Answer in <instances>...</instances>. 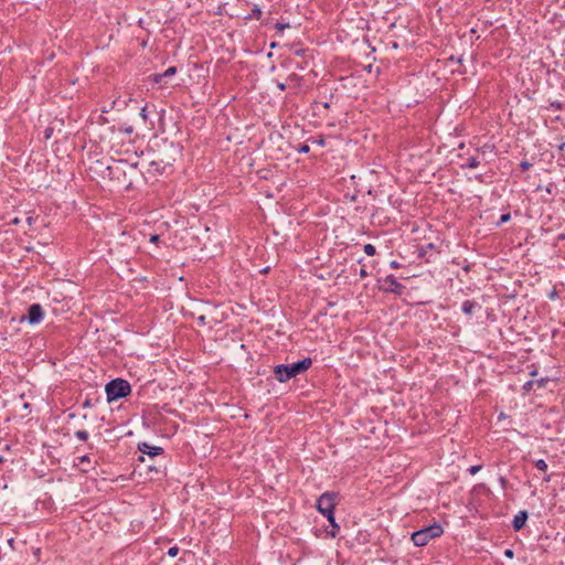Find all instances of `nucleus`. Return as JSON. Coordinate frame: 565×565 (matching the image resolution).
Returning <instances> with one entry per match:
<instances>
[{
	"instance_id": "obj_1",
	"label": "nucleus",
	"mask_w": 565,
	"mask_h": 565,
	"mask_svg": "<svg viewBox=\"0 0 565 565\" xmlns=\"http://www.w3.org/2000/svg\"><path fill=\"white\" fill-rule=\"evenodd\" d=\"M312 365L310 358H305L301 361L291 364H279L274 367V374L278 382L285 383L290 379L306 372Z\"/></svg>"
},
{
	"instance_id": "obj_2",
	"label": "nucleus",
	"mask_w": 565,
	"mask_h": 565,
	"mask_svg": "<svg viewBox=\"0 0 565 565\" xmlns=\"http://www.w3.org/2000/svg\"><path fill=\"white\" fill-rule=\"evenodd\" d=\"M444 533V529L439 523L425 526L412 534V542L415 546H425L433 539L439 537Z\"/></svg>"
},
{
	"instance_id": "obj_3",
	"label": "nucleus",
	"mask_w": 565,
	"mask_h": 565,
	"mask_svg": "<svg viewBox=\"0 0 565 565\" xmlns=\"http://www.w3.org/2000/svg\"><path fill=\"white\" fill-rule=\"evenodd\" d=\"M105 391L107 401L113 402L128 396L131 393V386L129 382L124 379H115L106 384Z\"/></svg>"
},
{
	"instance_id": "obj_4",
	"label": "nucleus",
	"mask_w": 565,
	"mask_h": 565,
	"mask_svg": "<svg viewBox=\"0 0 565 565\" xmlns=\"http://www.w3.org/2000/svg\"><path fill=\"white\" fill-rule=\"evenodd\" d=\"M338 493L332 491L323 492L317 500V510L327 518L328 521H333L334 508L337 504Z\"/></svg>"
},
{
	"instance_id": "obj_5",
	"label": "nucleus",
	"mask_w": 565,
	"mask_h": 565,
	"mask_svg": "<svg viewBox=\"0 0 565 565\" xmlns=\"http://www.w3.org/2000/svg\"><path fill=\"white\" fill-rule=\"evenodd\" d=\"M44 319V310L40 303H33L29 307L26 316L21 318V322L26 320L30 324H39Z\"/></svg>"
},
{
	"instance_id": "obj_6",
	"label": "nucleus",
	"mask_w": 565,
	"mask_h": 565,
	"mask_svg": "<svg viewBox=\"0 0 565 565\" xmlns=\"http://www.w3.org/2000/svg\"><path fill=\"white\" fill-rule=\"evenodd\" d=\"M381 288L386 292H392L398 296H401L405 289V287L398 282L396 277L393 275H387L383 279V286Z\"/></svg>"
},
{
	"instance_id": "obj_7",
	"label": "nucleus",
	"mask_w": 565,
	"mask_h": 565,
	"mask_svg": "<svg viewBox=\"0 0 565 565\" xmlns=\"http://www.w3.org/2000/svg\"><path fill=\"white\" fill-rule=\"evenodd\" d=\"M138 449L141 454H146L150 457H156L163 452V449L158 446H151L147 443H141L138 445Z\"/></svg>"
},
{
	"instance_id": "obj_8",
	"label": "nucleus",
	"mask_w": 565,
	"mask_h": 565,
	"mask_svg": "<svg viewBox=\"0 0 565 565\" xmlns=\"http://www.w3.org/2000/svg\"><path fill=\"white\" fill-rule=\"evenodd\" d=\"M481 309V305L478 303L477 301L475 300H466L462 302L461 305V310L465 315L467 316H471L473 315L477 310H480Z\"/></svg>"
},
{
	"instance_id": "obj_9",
	"label": "nucleus",
	"mask_w": 565,
	"mask_h": 565,
	"mask_svg": "<svg viewBox=\"0 0 565 565\" xmlns=\"http://www.w3.org/2000/svg\"><path fill=\"white\" fill-rule=\"evenodd\" d=\"M526 520H527V512L526 511H520L513 518V521H512L513 529L515 531H520L524 526Z\"/></svg>"
},
{
	"instance_id": "obj_10",
	"label": "nucleus",
	"mask_w": 565,
	"mask_h": 565,
	"mask_svg": "<svg viewBox=\"0 0 565 565\" xmlns=\"http://www.w3.org/2000/svg\"><path fill=\"white\" fill-rule=\"evenodd\" d=\"M289 86L292 87H300L302 83V77L297 75L296 73H292L287 78Z\"/></svg>"
},
{
	"instance_id": "obj_11",
	"label": "nucleus",
	"mask_w": 565,
	"mask_h": 565,
	"mask_svg": "<svg viewBox=\"0 0 565 565\" xmlns=\"http://www.w3.org/2000/svg\"><path fill=\"white\" fill-rule=\"evenodd\" d=\"M480 161L476 157H470L465 164H462V168L467 169H475L479 167Z\"/></svg>"
},
{
	"instance_id": "obj_12",
	"label": "nucleus",
	"mask_w": 565,
	"mask_h": 565,
	"mask_svg": "<svg viewBox=\"0 0 565 565\" xmlns=\"http://www.w3.org/2000/svg\"><path fill=\"white\" fill-rule=\"evenodd\" d=\"M332 530L329 532V534L332 536V537H335L337 534L339 533L340 531V526L339 524L335 522V518L333 516V521H329Z\"/></svg>"
},
{
	"instance_id": "obj_13",
	"label": "nucleus",
	"mask_w": 565,
	"mask_h": 565,
	"mask_svg": "<svg viewBox=\"0 0 565 565\" xmlns=\"http://www.w3.org/2000/svg\"><path fill=\"white\" fill-rule=\"evenodd\" d=\"M534 466L536 469L541 470V471H546L547 469V463L545 462L544 459H537L534 461Z\"/></svg>"
},
{
	"instance_id": "obj_14",
	"label": "nucleus",
	"mask_w": 565,
	"mask_h": 565,
	"mask_svg": "<svg viewBox=\"0 0 565 565\" xmlns=\"http://www.w3.org/2000/svg\"><path fill=\"white\" fill-rule=\"evenodd\" d=\"M363 249L367 256H373L376 253V248L372 244H365Z\"/></svg>"
},
{
	"instance_id": "obj_15",
	"label": "nucleus",
	"mask_w": 565,
	"mask_h": 565,
	"mask_svg": "<svg viewBox=\"0 0 565 565\" xmlns=\"http://www.w3.org/2000/svg\"><path fill=\"white\" fill-rule=\"evenodd\" d=\"M548 381H550L548 377H542V379H539V380H534L535 386L537 388H544L546 386V384L548 383Z\"/></svg>"
},
{
	"instance_id": "obj_16",
	"label": "nucleus",
	"mask_w": 565,
	"mask_h": 565,
	"mask_svg": "<svg viewBox=\"0 0 565 565\" xmlns=\"http://www.w3.org/2000/svg\"><path fill=\"white\" fill-rule=\"evenodd\" d=\"M78 462L76 463L77 466H83V465H87L89 466L90 465V457L88 455H84L82 457H78L77 458Z\"/></svg>"
},
{
	"instance_id": "obj_17",
	"label": "nucleus",
	"mask_w": 565,
	"mask_h": 565,
	"mask_svg": "<svg viewBox=\"0 0 565 565\" xmlns=\"http://www.w3.org/2000/svg\"><path fill=\"white\" fill-rule=\"evenodd\" d=\"M75 437L82 441H86L88 439V433L86 430H77L75 431Z\"/></svg>"
},
{
	"instance_id": "obj_18",
	"label": "nucleus",
	"mask_w": 565,
	"mask_h": 565,
	"mask_svg": "<svg viewBox=\"0 0 565 565\" xmlns=\"http://www.w3.org/2000/svg\"><path fill=\"white\" fill-rule=\"evenodd\" d=\"M262 15V10L258 6H254L253 10H252V14L249 15L250 18H255V19H259Z\"/></svg>"
},
{
	"instance_id": "obj_19",
	"label": "nucleus",
	"mask_w": 565,
	"mask_h": 565,
	"mask_svg": "<svg viewBox=\"0 0 565 565\" xmlns=\"http://www.w3.org/2000/svg\"><path fill=\"white\" fill-rule=\"evenodd\" d=\"M175 73H177V67H175V66H170V67H168V68L163 72V75H164V78H166V77L173 76Z\"/></svg>"
},
{
	"instance_id": "obj_20",
	"label": "nucleus",
	"mask_w": 565,
	"mask_h": 565,
	"mask_svg": "<svg viewBox=\"0 0 565 565\" xmlns=\"http://www.w3.org/2000/svg\"><path fill=\"white\" fill-rule=\"evenodd\" d=\"M534 386H535V382H534V380H531V381H527V382L524 383L523 390L525 392H530L531 390L534 388Z\"/></svg>"
},
{
	"instance_id": "obj_21",
	"label": "nucleus",
	"mask_w": 565,
	"mask_h": 565,
	"mask_svg": "<svg viewBox=\"0 0 565 565\" xmlns=\"http://www.w3.org/2000/svg\"><path fill=\"white\" fill-rule=\"evenodd\" d=\"M151 78L153 83H161V81L164 78V75L163 73H157L151 75Z\"/></svg>"
},
{
	"instance_id": "obj_22",
	"label": "nucleus",
	"mask_w": 565,
	"mask_h": 565,
	"mask_svg": "<svg viewBox=\"0 0 565 565\" xmlns=\"http://www.w3.org/2000/svg\"><path fill=\"white\" fill-rule=\"evenodd\" d=\"M179 553V547L177 545L174 546H171L169 550H168V555L170 557H175Z\"/></svg>"
},
{
	"instance_id": "obj_23",
	"label": "nucleus",
	"mask_w": 565,
	"mask_h": 565,
	"mask_svg": "<svg viewBox=\"0 0 565 565\" xmlns=\"http://www.w3.org/2000/svg\"><path fill=\"white\" fill-rule=\"evenodd\" d=\"M482 469V466L481 465H476V466H471L468 471L470 475H476L477 472H479L480 470Z\"/></svg>"
},
{
	"instance_id": "obj_24",
	"label": "nucleus",
	"mask_w": 565,
	"mask_h": 565,
	"mask_svg": "<svg viewBox=\"0 0 565 565\" xmlns=\"http://www.w3.org/2000/svg\"><path fill=\"white\" fill-rule=\"evenodd\" d=\"M310 151V147L308 145H301L298 149L300 153H308Z\"/></svg>"
},
{
	"instance_id": "obj_25",
	"label": "nucleus",
	"mask_w": 565,
	"mask_h": 565,
	"mask_svg": "<svg viewBox=\"0 0 565 565\" xmlns=\"http://www.w3.org/2000/svg\"><path fill=\"white\" fill-rule=\"evenodd\" d=\"M520 167H521V169H522L523 171H526V170H529V169L532 167V164H531L529 161H522V162L520 163Z\"/></svg>"
},
{
	"instance_id": "obj_26",
	"label": "nucleus",
	"mask_w": 565,
	"mask_h": 565,
	"mask_svg": "<svg viewBox=\"0 0 565 565\" xmlns=\"http://www.w3.org/2000/svg\"><path fill=\"white\" fill-rule=\"evenodd\" d=\"M510 214L507 213V214H502L501 217H500V222L499 224H503V223H507L509 220H510Z\"/></svg>"
},
{
	"instance_id": "obj_27",
	"label": "nucleus",
	"mask_w": 565,
	"mask_h": 565,
	"mask_svg": "<svg viewBox=\"0 0 565 565\" xmlns=\"http://www.w3.org/2000/svg\"><path fill=\"white\" fill-rule=\"evenodd\" d=\"M140 116L142 117V119L146 121L147 118H148V115H147V107H143L140 111Z\"/></svg>"
},
{
	"instance_id": "obj_28",
	"label": "nucleus",
	"mask_w": 565,
	"mask_h": 565,
	"mask_svg": "<svg viewBox=\"0 0 565 565\" xmlns=\"http://www.w3.org/2000/svg\"><path fill=\"white\" fill-rule=\"evenodd\" d=\"M504 555H505L508 558H512V557H513V555H514V553H513V551H512V550L507 548V550L504 551Z\"/></svg>"
},
{
	"instance_id": "obj_29",
	"label": "nucleus",
	"mask_w": 565,
	"mask_h": 565,
	"mask_svg": "<svg viewBox=\"0 0 565 565\" xmlns=\"http://www.w3.org/2000/svg\"><path fill=\"white\" fill-rule=\"evenodd\" d=\"M390 266H391L392 268H394V269H397V268H399V267H401L399 263H398V262H396V260H392V262H391V264H390Z\"/></svg>"
},
{
	"instance_id": "obj_30",
	"label": "nucleus",
	"mask_w": 565,
	"mask_h": 565,
	"mask_svg": "<svg viewBox=\"0 0 565 565\" xmlns=\"http://www.w3.org/2000/svg\"><path fill=\"white\" fill-rule=\"evenodd\" d=\"M359 276L364 278V277L367 276V271L364 268H361L360 271H359Z\"/></svg>"
},
{
	"instance_id": "obj_31",
	"label": "nucleus",
	"mask_w": 565,
	"mask_h": 565,
	"mask_svg": "<svg viewBox=\"0 0 565 565\" xmlns=\"http://www.w3.org/2000/svg\"><path fill=\"white\" fill-rule=\"evenodd\" d=\"M277 87L279 90H285L286 89V84L285 83H277Z\"/></svg>"
},
{
	"instance_id": "obj_32",
	"label": "nucleus",
	"mask_w": 565,
	"mask_h": 565,
	"mask_svg": "<svg viewBox=\"0 0 565 565\" xmlns=\"http://www.w3.org/2000/svg\"><path fill=\"white\" fill-rule=\"evenodd\" d=\"M158 241H159V235H152V236L150 237V242H152V243H156V242H158Z\"/></svg>"
},
{
	"instance_id": "obj_33",
	"label": "nucleus",
	"mask_w": 565,
	"mask_h": 565,
	"mask_svg": "<svg viewBox=\"0 0 565 565\" xmlns=\"http://www.w3.org/2000/svg\"><path fill=\"white\" fill-rule=\"evenodd\" d=\"M557 241H565V233L559 234Z\"/></svg>"
},
{
	"instance_id": "obj_34",
	"label": "nucleus",
	"mask_w": 565,
	"mask_h": 565,
	"mask_svg": "<svg viewBox=\"0 0 565 565\" xmlns=\"http://www.w3.org/2000/svg\"><path fill=\"white\" fill-rule=\"evenodd\" d=\"M500 483L504 487V484L507 483L505 478L501 477V478H500Z\"/></svg>"
},
{
	"instance_id": "obj_35",
	"label": "nucleus",
	"mask_w": 565,
	"mask_h": 565,
	"mask_svg": "<svg viewBox=\"0 0 565 565\" xmlns=\"http://www.w3.org/2000/svg\"><path fill=\"white\" fill-rule=\"evenodd\" d=\"M199 321H200L201 323H205V317H204V316H201V317L199 318Z\"/></svg>"
},
{
	"instance_id": "obj_36",
	"label": "nucleus",
	"mask_w": 565,
	"mask_h": 565,
	"mask_svg": "<svg viewBox=\"0 0 565 565\" xmlns=\"http://www.w3.org/2000/svg\"><path fill=\"white\" fill-rule=\"evenodd\" d=\"M323 108L328 109L330 107V104L328 102L322 104Z\"/></svg>"
},
{
	"instance_id": "obj_37",
	"label": "nucleus",
	"mask_w": 565,
	"mask_h": 565,
	"mask_svg": "<svg viewBox=\"0 0 565 565\" xmlns=\"http://www.w3.org/2000/svg\"><path fill=\"white\" fill-rule=\"evenodd\" d=\"M536 374H537V371H536V370H534V371H532V372L530 373V375H531V376H535Z\"/></svg>"
},
{
	"instance_id": "obj_38",
	"label": "nucleus",
	"mask_w": 565,
	"mask_h": 565,
	"mask_svg": "<svg viewBox=\"0 0 565 565\" xmlns=\"http://www.w3.org/2000/svg\"><path fill=\"white\" fill-rule=\"evenodd\" d=\"M433 247H434V245H433V244H428V245H427V248H428V249H431Z\"/></svg>"
},
{
	"instance_id": "obj_39",
	"label": "nucleus",
	"mask_w": 565,
	"mask_h": 565,
	"mask_svg": "<svg viewBox=\"0 0 565 565\" xmlns=\"http://www.w3.org/2000/svg\"><path fill=\"white\" fill-rule=\"evenodd\" d=\"M81 469H82V471H84V472H87V471H88V468H84V467H82Z\"/></svg>"
}]
</instances>
